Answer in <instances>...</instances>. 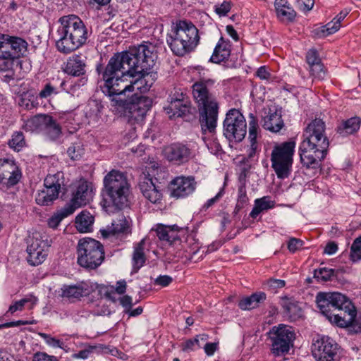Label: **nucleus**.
<instances>
[{"instance_id":"61","label":"nucleus","mask_w":361,"mask_h":361,"mask_svg":"<svg viewBox=\"0 0 361 361\" xmlns=\"http://www.w3.org/2000/svg\"><path fill=\"white\" fill-rule=\"evenodd\" d=\"M29 324L27 321H23V320H18L16 322H6L4 324H0V329H4V328H10L13 326H18L20 325H25Z\"/></svg>"},{"instance_id":"25","label":"nucleus","mask_w":361,"mask_h":361,"mask_svg":"<svg viewBox=\"0 0 361 361\" xmlns=\"http://www.w3.org/2000/svg\"><path fill=\"white\" fill-rule=\"evenodd\" d=\"M188 102L184 100V95L180 94L179 97H171L169 104L164 107L166 114L169 117H181L189 112Z\"/></svg>"},{"instance_id":"63","label":"nucleus","mask_w":361,"mask_h":361,"mask_svg":"<svg viewBox=\"0 0 361 361\" xmlns=\"http://www.w3.org/2000/svg\"><path fill=\"white\" fill-rule=\"evenodd\" d=\"M120 303L128 311L133 305L132 298L128 295H124L120 299Z\"/></svg>"},{"instance_id":"49","label":"nucleus","mask_w":361,"mask_h":361,"mask_svg":"<svg viewBox=\"0 0 361 361\" xmlns=\"http://www.w3.org/2000/svg\"><path fill=\"white\" fill-rule=\"evenodd\" d=\"M335 271L332 269L321 268L318 271H315L314 277L319 280L326 281L331 279Z\"/></svg>"},{"instance_id":"32","label":"nucleus","mask_w":361,"mask_h":361,"mask_svg":"<svg viewBox=\"0 0 361 361\" xmlns=\"http://www.w3.org/2000/svg\"><path fill=\"white\" fill-rule=\"evenodd\" d=\"M274 6L277 16L282 20H293L295 16V11L290 6L287 0H275Z\"/></svg>"},{"instance_id":"11","label":"nucleus","mask_w":361,"mask_h":361,"mask_svg":"<svg viewBox=\"0 0 361 361\" xmlns=\"http://www.w3.org/2000/svg\"><path fill=\"white\" fill-rule=\"evenodd\" d=\"M247 133V124L244 116L235 109L226 114L224 121V135L229 140L242 141Z\"/></svg>"},{"instance_id":"23","label":"nucleus","mask_w":361,"mask_h":361,"mask_svg":"<svg viewBox=\"0 0 361 361\" xmlns=\"http://www.w3.org/2000/svg\"><path fill=\"white\" fill-rule=\"evenodd\" d=\"M85 67V59L81 55L74 54L67 60L63 71L69 75L81 76L80 81L84 85L87 82Z\"/></svg>"},{"instance_id":"48","label":"nucleus","mask_w":361,"mask_h":361,"mask_svg":"<svg viewBox=\"0 0 361 361\" xmlns=\"http://www.w3.org/2000/svg\"><path fill=\"white\" fill-rule=\"evenodd\" d=\"M238 202L235 208L240 209L247 204L249 200L246 194L245 185H240L238 188Z\"/></svg>"},{"instance_id":"8","label":"nucleus","mask_w":361,"mask_h":361,"mask_svg":"<svg viewBox=\"0 0 361 361\" xmlns=\"http://www.w3.org/2000/svg\"><path fill=\"white\" fill-rule=\"evenodd\" d=\"M78 263L87 269H95L103 262L105 257L103 245L93 238L80 239L77 245Z\"/></svg>"},{"instance_id":"16","label":"nucleus","mask_w":361,"mask_h":361,"mask_svg":"<svg viewBox=\"0 0 361 361\" xmlns=\"http://www.w3.org/2000/svg\"><path fill=\"white\" fill-rule=\"evenodd\" d=\"M22 177L21 171L13 160L0 159V184L6 188L16 185Z\"/></svg>"},{"instance_id":"36","label":"nucleus","mask_w":361,"mask_h":361,"mask_svg":"<svg viewBox=\"0 0 361 361\" xmlns=\"http://www.w3.org/2000/svg\"><path fill=\"white\" fill-rule=\"evenodd\" d=\"M145 239H142L134 247L133 255V271L137 272L145 263L146 257L144 252Z\"/></svg>"},{"instance_id":"42","label":"nucleus","mask_w":361,"mask_h":361,"mask_svg":"<svg viewBox=\"0 0 361 361\" xmlns=\"http://www.w3.org/2000/svg\"><path fill=\"white\" fill-rule=\"evenodd\" d=\"M8 146L16 152L20 151L25 145L24 135L20 131L14 132L8 140Z\"/></svg>"},{"instance_id":"9","label":"nucleus","mask_w":361,"mask_h":361,"mask_svg":"<svg viewBox=\"0 0 361 361\" xmlns=\"http://www.w3.org/2000/svg\"><path fill=\"white\" fill-rule=\"evenodd\" d=\"M295 142L288 141L274 146L271 154V167L277 177L281 179L288 178L290 173L293 162Z\"/></svg>"},{"instance_id":"53","label":"nucleus","mask_w":361,"mask_h":361,"mask_svg":"<svg viewBox=\"0 0 361 361\" xmlns=\"http://www.w3.org/2000/svg\"><path fill=\"white\" fill-rule=\"evenodd\" d=\"M303 245V241L300 239L291 238L288 242V249L291 252H295L301 248Z\"/></svg>"},{"instance_id":"26","label":"nucleus","mask_w":361,"mask_h":361,"mask_svg":"<svg viewBox=\"0 0 361 361\" xmlns=\"http://www.w3.org/2000/svg\"><path fill=\"white\" fill-rule=\"evenodd\" d=\"M281 113L276 109H269L268 114L263 118L262 126L271 132L277 133L283 127Z\"/></svg>"},{"instance_id":"43","label":"nucleus","mask_w":361,"mask_h":361,"mask_svg":"<svg viewBox=\"0 0 361 361\" xmlns=\"http://www.w3.org/2000/svg\"><path fill=\"white\" fill-rule=\"evenodd\" d=\"M201 338L203 341L207 340V336L206 335H198L193 339H188L187 340L183 345V351H190V350H194L195 348H201L200 345V341L199 338Z\"/></svg>"},{"instance_id":"27","label":"nucleus","mask_w":361,"mask_h":361,"mask_svg":"<svg viewBox=\"0 0 361 361\" xmlns=\"http://www.w3.org/2000/svg\"><path fill=\"white\" fill-rule=\"evenodd\" d=\"M231 51L230 42L226 41L223 37H221L214 48L209 61L215 63H219L229 58Z\"/></svg>"},{"instance_id":"50","label":"nucleus","mask_w":361,"mask_h":361,"mask_svg":"<svg viewBox=\"0 0 361 361\" xmlns=\"http://www.w3.org/2000/svg\"><path fill=\"white\" fill-rule=\"evenodd\" d=\"M231 9V4L230 1H224L221 4L215 6L214 11L219 16H225Z\"/></svg>"},{"instance_id":"62","label":"nucleus","mask_w":361,"mask_h":361,"mask_svg":"<svg viewBox=\"0 0 361 361\" xmlns=\"http://www.w3.org/2000/svg\"><path fill=\"white\" fill-rule=\"evenodd\" d=\"M338 250V245L334 242H329L324 248V253L331 255L335 254Z\"/></svg>"},{"instance_id":"21","label":"nucleus","mask_w":361,"mask_h":361,"mask_svg":"<svg viewBox=\"0 0 361 361\" xmlns=\"http://www.w3.org/2000/svg\"><path fill=\"white\" fill-rule=\"evenodd\" d=\"M130 233V221L123 214L118 215L116 219H114L111 226L100 230L103 238L114 237L121 239Z\"/></svg>"},{"instance_id":"2","label":"nucleus","mask_w":361,"mask_h":361,"mask_svg":"<svg viewBox=\"0 0 361 361\" xmlns=\"http://www.w3.org/2000/svg\"><path fill=\"white\" fill-rule=\"evenodd\" d=\"M316 302L329 322L339 327L351 326L356 317L355 306L346 296L340 293H319Z\"/></svg>"},{"instance_id":"3","label":"nucleus","mask_w":361,"mask_h":361,"mask_svg":"<svg viewBox=\"0 0 361 361\" xmlns=\"http://www.w3.org/2000/svg\"><path fill=\"white\" fill-rule=\"evenodd\" d=\"M56 32V47L63 54H70L85 44L89 34L82 20L75 15L59 18Z\"/></svg>"},{"instance_id":"15","label":"nucleus","mask_w":361,"mask_h":361,"mask_svg":"<svg viewBox=\"0 0 361 361\" xmlns=\"http://www.w3.org/2000/svg\"><path fill=\"white\" fill-rule=\"evenodd\" d=\"M337 350V344L329 337L318 336L312 341V354L317 361H334Z\"/></svg>"},{"instance_id":"13","label":"nucleus","mask_w":361,"mask_h":361,"mask_svg":"<svg viewBox=\"0 0 361 361\" xmlns=\"http://www.w3.org/2000/svg\"><path fill=\"white\" fill-rule=\"evenodd\" d=\"M71 198L66 205L74 212L77 209L86 205L93 197V190L90 183L80 180L71 185Z\"/></svg>"},{"instance_id":"52","label":"nucleus","mask_w":361,"mask_h":361,"mask_svg":"<svg viewBox=\"0 0 361 361\" xmlns=\"http://www.w3.org/2000/svg\"><path fill=\"white\" fill-rule=\"evenodd\" d=\"M32 361H58L55 356L49 355L44 352H37L32 356Z\"/></svg>"},{"instance_id":"19","label":"nucleus","mask_w":361,"mask_h":361,"mask_svg":"<svg viewBox=\"0 0 361 361\" xmlns=\"http://www.w3.org/2000/svg\"><path fill=\"white\" fill-rule=\"evenodd\" d=\"M36 129L43 130L51 140H57L61 135V128L54 118L48 115H37L30 121Z\"/></svg>"},{"instance_id":"38","label":"nucleus","mask_w":361,"mask_h":361,"mask_svg":"<svg viewBox=\"0 0 361 361\" xmlns=\"http://www.w3.org/2000/svg\"><path fill=\"white\" fill-rule=\"evenodd\" d=\"M361 124V119L359 117H352L343 121L337 128V132L342 136L353 134L357 132Z\"/></svg>"},{"instance_id":"45","label":"nucleus","mask_w":361,"mask_h":361,"mask_svg":"<svg viewBox=\"0 0 361 361\" xmlns=\"http://www.w3.org/2000/svg\"><path fill=\"white\" fill-rule=\"evenodd\" d=\"M58 93V89L49 82L45 84L42 90L39 92V97L40 99H49L51 96L56 95Z\"/></svg>"},{"instance_id":"41","label":"nucleus","mask_w":361,"mask_h":361,"mask_svg":"<svg viewBox=\"0 0 361 361\" xmlns=\"http://www.w3.org/2000/svg\"><path fill=\"white\" fill-rule=\"evenodd\" d=\"M74 212L71 208L68 207L66 204L54 213L48 220V225L50 228H56L60 222L66 217L70 216Z\"/></svg>"},{"instance_id":"1","label":"nucleus","mask_w":361,"mask_h":361,"mask_svg":"<svg viewBox=\"0 0 361 361\" xmlns=\"http://www.w3.org/2000/svg\"><path fill=\"white\" fill-rule=\"evenodd\" d=\"M155 47L152 44H143L128 51L115 54L102 72L104 84L109 91L135 90L146 92L153 85L155 78L151 69L157 59Z\"/></svg>"},{"instance_id":"35","label":"nucleus","mask_w":361,"mask_h":361,"mask_svg":"<svg viewBox=\"0 0 361 361\" xmlns=\"http://www.w3.org/2000/svg\"><path fill=\"white\" fill-rule=\"evenodd\" d=\"M45 189L38 192L36 202L39 205H49L59 197L61 192L49 186H44Z\"/></svg>"},{"instance_id":"40","label":"nucleus","mask_w":361,"mask_h":361,"mask_svg":"<svg viewBox=\"0 0 361 361\" xmlns=\"http://www.w3.org/2000/svg\"><path fill=\"white\" fill-rule=\"evenodd\" d=\"M61 290V295L69 299H78L88 294L87 290L80 285L63 286Z\"/></svg>"},{"instance_id":"34","label":"nucleus","mask_w":361,"mask_h":361,"mask_svg":"<svg viewBox=\"0 0 361 361\" xmlns=\"http://www.w3.org/2000/svg\"><path fill=\"white\" fill-rule=\"evenodd\" d=\"M65 178L63 173L58 171L54 174H48L44 179V186H49L51 188H54L59 192L64 193L66 191V185L64 183Z\"/></svg>"},{"instance_id":"46","label":"nucleus","mask_w":361,"mask_h":361,"mask_svg":"<svg viewBox=\"0 0 361 361\" xmlns=\"http://www.w3.org/2000/svg\"><path fill=\"white\" fill-rule=\"evenodd\" d=\"M310 71L315 78L319 80L324 79L326 76V71L321 62L310 66Z\"/></svg>"},{"instance_id":"5","label":"nucleus","mask_w":361,"mask_h":361,"mask_svg":"<svg viewBox=\"0 0 361 361\" xmlns=\"http://www.w3.org/2000/svg\"><path fill=\"white\" fill-rule=\"evenodd\" d=\"M106 88V85L101 86L102 91L110 98L111 105L121 109L130 120H142L152 106V99L147 97L140 96L135 93L130 95V93L126 91L110 90L108 92Z\"/></svg>"},{"instance_id":"57","label":"nucleus","mask_w":361,"mask_h":361,"mask_svg":"<svg viewBox=\"0 0 361 361\" xmlns=\"http://www.w3.org/2000/svg\"><path fill=\"white\" fill-rule=\"evenodd\" d=\"M172 281L173 279L171 276L168 275H163L157 277L154 283L156 285H159L162 287H166L169 286L172 282Z\"/></svg>"},{"instance_id":"4","label":"nucleus","mask_w":361,"mask_h":361,"mask_svg":"<svg viewBox=\"0 0 361 361\" xmlns=\"http://www.w3.org/2000/svg\"><path fill=\"white\" fill-rule=\"evenodd\" d=\"M214 81L212 79L200 80L192 85V94L198 104L200 122L202 130L213 133L218 119L219 104L210 92Z\"/></svg>"},{"instance_id":"6","label":"nucleus","mask_w":361,"mask_h":361,"mask_svg":"<svg viewBox=\"0 0 361 361\" xmlns=\"http://www.w3.org/2000/svg\"><path fill=\"white\" fill-rule=\"evenodd\" d=\"M102 189L103 202L105 207H114L122 209L128 205L130 185L126 175L113 169L104 178Z\"/></svg>"},{"instance_id":"10","label":"nucleus","mask_w":361,"mask_h":361,"mask_svg":"<svg viewBox=\"0 0 361 361\" xmlns=\"http://www.w3.org/2000/svg\"><path fill=\"white\" fill-rule=\"evenodd\" d=\"M271 341V352L275 357L287 354L293 346L295 334L291 326L279 324L273 326L269 332Z\"/></svg>"},{"instance_id":"44","label":"nucleus","mask_w":361,"mask_h":361,"mask_svg":"<svg viewBox=\"0 0 361 361\" xmlns=\"http://www.w3.org/2000/svg\"><path fill=\"white\" fill-rule=\"evenodd\" d=\"M350 259L353 262L361 259V238L353 241L350 247Z\"/></svg>"},{"instance_id":"7","label":"nucleus","mask_w":361,"mask_h":361,"mask_svg":"<svg viewBox=\"0 0 361 361\" xmlns=\"http://www.w3.org/2000/svg\"><path fill=\"white\" fill-rule=\"evenodd\" d=\"M167 44L177 56H184L192 51L199 44L198 30L190 21L179 20L167 37Z\"/></svg>"},{"instance_id":"12","label":"nucleus","mask_w":361,"mask_h":361,"mask_svg":"<svg viewBox=\"0 0 361 361\" xmlns=\"http://www.w3.org/2000/svg\"><path fill=\"white\" fill-rule=\"evenodd\" d=\"M325 123L319 118L308 124L304 132V140L301 143H307L319 147V150H327L329 142L325 133Z\"/></svg>"},{"instance_id":"28","label":"nucleus","mask_w":361,"mask_h":361,"mask_svg":"<svg viewBox=\"0 0 361 361\" xmlns=\"http://www.w3.org/2000/svg\"><path fill=\"white\" fill-rule=\"evenodd\" d=\"M154 231L159 239L160 240L166 241L171 244L174 241L179 240L178 232L179 231L178 227L176 225L173 226H164L159 224L157 226Z\"/></svg>"},{"instance_id":"54","label":"nucleus","mask_w":361,"mask_h":361,"mask_svg":"<svg viewBox=\"0 0 361 361\" xmlns=\"http://www.w3.org/2000/svg\"><path fill=\"white\" fill-rule=\"evenodd\" d=\"M30 301H31L30 298H23L16 301L13 305L9 307L8 312L13 314L16 311L22 310L24 305Z\"/></svg>"},{"instance_id":"22","label":"nucleus","mask_w":361,"mask_h":361,"mask_svg":"<svg viewBox=\"0 0 361 361\" xmlns=\"http://www.w3.org/2000/svg\"><path fill=\"white\" fill-rule=\"evenodd\" d=\"M196 188L193 177L179 176L171 183V195L176 198L185 197L192 194Z\"/></svg>"},{"instance_id":"37","label":"nucleus","mask_w":361,"mask_h":361,"mask_svg":"<svg viewBox=\"0 0 361 361\" xmlns=\"http://www.w3.org/2000/svg\"><path fill=\"white\" fill-rule=\"evenodd\" d=\"M259 126L257 120L256 118L251 114L250 120L249 121V135L248 139L250 140V147L249 149V157H252L256 152L257 149V137Z\"/></svg>"},{"instance_id":"14","label":"nucleus","mask_w":361,"mask_h":361,"mask_svg":"<svg viewBox=\"0 0 361 361\" xmlns=\"http://www.w3.org/2000/svg\"><path fill=\"white\" fill-rule=\"evenodd\" d=\"M50 245L39 233L33 235L27 247V262L32 266L41 264L47 258Z\"/></svg>"},{"instance_id":"31","label":"nucleus","mask_w":361,"mask_h":361,"mask_svg":"<svg viewBox=\"0 0 361 361\" xmlns=\"http://www.w3.org/2000/svg\"><path fill=\"white\" fill-rule=\"evenodd\" d=\"M266 298L264 293L257 292L241 299L238 302V307L243 310H250L257 307L266 300Z\"/></svg>"},{"instance_id":"60","label":"nucleus","mask_w":361,"mask_h":361,"mask_svg":"<svg viewBox=\"0 0 361 361\" xmlns=\"http://www.w3.org/2000/svg\"><path fill=\"white\" fill-rule=\"evenodd\" d=\"M256 75L262 80H267L270 78L271 74L266 66H261L257 69Z\"/></svg>"},{"instance_id":"30","label":"nucleus","mask_w":361,"mask_h":361,"mask_svg":"<svg viewBox=\"0 0 361 361\" xmlns=\"http://www.w3.org/2000/svg\"><path fill=\"white\" fill-rule=\"evenodd\" d=\"M348 13L346 11H341L331 22L321 27L317 31V35L319 37H324L337 32L341 27V22L345 18Z\"/></svg>"},{"instance_id":"20","label":"nucleus","mask_w":361,"mask_h":361,"mask_svg":"<svg viewBox=\"0 0 361 361\" xmlns=\"http://www.w3.org/2000/svg\"><path fill=\"white\" fill-rule=\"evenodd\" d=\"M27 43L22 38L4 35V39L0 48L1 56H8L13 59H18L27 50Z\"/></svg>"},{"instance_id":"64","label":"nucleus","mask_w":361,"mask_h":361,"mask_svg":"<svg viewBox=\"0 0 361 361\" xmlns=\"http://www.w3.org/2000/svg\"><path fill=\"white\" fill-rule=\"evenodd\" d=\"M351 326L356 333H361V315L357 319L355 318Z\"/></svg>"},{"instance_id":"58","label":"nucleus","mask_w":361,"mask_h":361,"mask_svg":"<svg viewBox=\"0 0 361 361\" xmlns=\"http://www.w3.org/2000/svg\"><path fill=\"white\" fill-rule=\"evenodd\" d=\"M94 348V347L90 346L87 348L80 350L78 353L73 354V357L78 359H87Z\"/></svg>"},{"instance_id":"18","label":"nucleus","mask_w":361,"mask_h":361,"mask_svg":"<svg viewBox=\"0 0 361 361\" xmlns=\"http://www.w3.org/2000/svg\"><path fill=\"white\" fill-rule=\"evenodd\" d=\"M164 156L169 161L181 165L193 157V152L188 145L176 142L165 147Z\"/></svg>"},{"instance_id":"47","label":"nucleus","mask_w":361,"mask_h":361,"mask_svg":"<svg viewBox=\"0 0 361 361\" xmlns=\"http://www.w3.org/2000/svg\"><path fill=\"white\" fill-rule=\"evenodd\" d=\"M68 155L73 160L80 159L83 154V149L79 144H73L68 148Z\"/></svg>"},{"instance_id":"55","label":"nucleus","mask_w":361,"mask_h":361,"mask_svg":"<svg viewBox=\"0 0 361 361\" xmlns=\"http://www.w3.org/2000/svg\"><path fill=\"white\" fill-rule=\"evenodd\" d=\"M306 59L310 66L321 62L316 50L314 49H311L307 52Z\"/></svg>"},{"instance_id":"59","label":"nucleus","mask_w":361,"mask_h":361,"mask_svg":"<svg viewBox=\"0 0 361 361\" xmlns=\"http://www.w3.org/2000/svg\"><path fill=\"white\" fill-rule=\"evenodd\" d=\"M204 352L208 356L214 355L215 351L218 349L217 343H207L204 346Z\"/></svg>"},{"instance_id":"39","label":"nucleus","mask_w":361,"mask_h":361,"mask_svg":"<svg viewBox=\"0 0 361 361\" xmlns=\"http://www.w3.org/2000/svg\"><path fill=\"white\" fill-rule=\"evenodd\" d=\"M275 202L270 200L268 196H264L262 198L256 199L255 200V205L251 211L250 216L255 219L261 212L267 211L274 207Z\"/></svg>"},{"instance_id":"29","label":"nucleus","mask_w":361,"mask_h":361,"mask_svg":"<svg viewBox=\"0 0 361 361\" xmlns=\"http://www.w3.org/2000/svg\"><path fill=\"white\" fill-rule=\"evenodd\" d=\"M282 307L285 317L290 321H296L303 316V311L300 304L293 300L286 299L283 300Z\"/></svg>"},{"instance_id":"24","label":"nucleus","mask_w":361,"mask_h":361,"mask_svg":"<svg viewBox=\"0 0 361 361\" xmlns=\"http://www.w3.org/2000/svg\"><path fill=\"white\" fill-rule=\"evenodd\" d=\"M139 188L143 196L153 204H158L162 198L161 192L154 184L152 179L146 175L140 179Z\"/></svg>"},{"instance_id":"56","label":"nucleus","mask_w":361,"mask_h":361,"mask_svg":"<svg viewBox=\"0 0 361 361\" xmlns=\"http://www.w3.org/2000/svg\"><path fill=\"white\" fill-rule=\"evenodd\" d=\"M266 285L272 290H276L278 288H281L285 286L286 282L283 280L281 279H271L267 281Z\"/></svg>"},{"instance_id":"33","label":"nucleus","mask_w":361,"mask_h":361,"mask_svg":"<svg viewBox=\"0 0 361 361\" xmlns=\"http://www.w3.org/2000/svg\"><path fill=\"white\" fill-rule=\"evenodd\" d=\"M94 216L87 211L81 212L75 218V226L80 233L91 231Z\"/></svg>"},{"instance_id":"17","label":"nucleus","mask_w":361,"mask_h":361,"mask_svg":"<svg viewBox=\"0 0 361 361\" xmlns=\"http://www.w3.org/2000/svg\"><path fill=\"white\" fill-rule=\"evenodd\" d=\"M301 163L307 169H318L327 150H319V147L307 143H301L299 148Z\"/></svg>"},{"instance_id":"51","label":"nucleus","mask_w":361,"mask_h":361,"mask_svg":"<svg viewBox=\"0 0 361 361\" xmlns=\"http://www.w3.org/2000/svg\"><path fill=\"white\" fill-rule=\"evenodd\" d=\"M39 336L44 340L46 343L54 348L61 347V342L60 340L51 337L50 335L45 333H39Z\"/></svg>"}]
</instances>
